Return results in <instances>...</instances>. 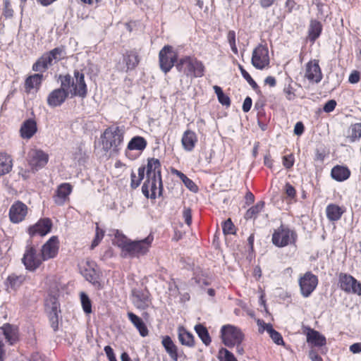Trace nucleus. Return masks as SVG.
Returning <instances> with one entry per match:
<instances>
[{"label": "nucleus", "mask_w": 361, "mask_h": 361, "mask_svg": "<svg viewBox=\"0 0 361 361\" xmlns=\"http://www.w3.org/2000/svg\"><path fill=\"white\" fill-rule=\"evenodd\" d=\"M61 87L66 89L71 97H79L85 98L87 95V85L85 80V75L78 70L73 71V76L70 74L60 75L59 77Z\"/></svg>", "instance_id": "nucleus-4"}, {"label": "nucleus", "mask_w": 361, "mask_h": 361, "mask_svg": "<svg viewBox=\"0 0 361 361\" xmlns=\"http://www.w3.org/2000/svg\"><path fill=\"white\" fill-rule=\"evenodd\" d=\"M137 172L138 176H136L134 171H132L130 173V188L132 189H136L140 185L142 180L145 178L144 167H139Z\"/></svg>", "instance_id": "nucleus-39"}, {"label": "nucleus", "mask_w": 361, "mask_h": 361, "mask_svg": "<svg viewBox=\"0 0 361 361\" xmlns=\"http://www.w3.org/2000/svg\"><path fill=\"white\" fill-rule=\"evenodd\" d=\"M66 49L64 46L56 47L43 54L32 65V70L35 72L46 71L53 65V61L58 62L65 59Z\"/></svg>", "instance_id": "nucleus-6"}, {"label": "nucleus", "mask_w": 361, "mask_h": 361, "mask_svg": "<svg viewBox=\"0 0 361 361\" xmlns=\"http://www.w3.org/2000/svg\"><path fill=\"white\" fill-rule=\"evenodd\" d=\"M305 130V126L301 121L296 123L294 127V133L297 135H301Z\"/></svg>", "instance_id": "nucleus-63"}, {"label": "nucleus", "mask_w": 361, "mask_h": 361, "mask_svg": "<svg viewBox=\"0 0 361 361\" xmlns=\"http://www.w3.org/2000/svg\"><path fill=\"white\" fill-rule=\"evenodd\" d=\"M269 336L274 341V342L276 343L277 345H281L283 343V340L281 335L276 330L272 331Z\"/></svg>", "instance_id": "nucleus-56"}, {"label": "nucleus", "mask_w": 361, "mask_h": 361, "mask_svg": "<svg viewBox=\"0 0 361 361\" xmlns=\"http://www.w3.org/2000/svg\"><path fill=\"white\" fill-rule=\"evenodd\" d=\"M145 168L146 178L142 186V192L147 198L154 200L157 196H161L164 191L161 178V164L160 161L154 157L148 158Z\"/></svg>", "instance_id": "nucleus-2"}, {"label": "nucleus", "mask_w": 361, "mask_h": 361, "mask_svg": "<svg viewBox=\"0 0 361 361\" xmlns=\"http://www.w3.org/2000/svg\"><path fill=\"white\" fill-rule=\"evenodd\" d=\"M85 276L86 279L96 286L97 284H99L98 281V276L94 269L92 270H86L85 273Z\"/></svg>", "instance_id": "nucleus-50"}, {"label": "nucleus", "mask_w": 361, "mask_h": 361, "mask_svg": "<svg viewBox=\"0 0 361 361\" xmlns=\"http://www.w3.org/2000/svg\"><path fill=\"white\" fill-rule=\"evenodd\" d=\"M214 90L219 103L224 106H229L231 105V99L228 95L223 92L222 89L219 86L214 85Z\"/></svg>", "instance_id": "nucleus-42"}, {"label": "nucleus", "mask_w": 361, "mask_h": 361, "mask_svg": "<svg viewBox=\"0 0 361 361\" xmlns=\"http://www.w3.org/2000/svg\"><path fill=\"white\" fill-rule=\"evenodd\" d=\"M265 205L264 201L258 202L255 206L250 207L245 214L246 219H255L262 211Z\"/></svg>", "instance_id": "nucleus-41"}, {"label": "nucleus", "mask_w": 361, "mask_h": 361, "mask_svg": "<svg viewBox=\"0 0 361 361\" xmlns=\"http://www.w3.org/2000/svg\"><path fill=\"white\" fill-rule=\"evenodd\" d=\"M264 164L269 169H272L274 166V159H272L269 153L267 154L264 157Z\"/></svg>", "instance_id": "nucleus-62"}, {"label": "nucleus", "mask_w": 361, "mask_h": 361, "mask_svg": "<svg viewBox=\"0 0 361 361\" xmlns=\"http://www.w3.org/2000/svg\"><path fill=\"white\" fill-rule=\"evenodd\" d=\"M154 236L150 233L147 237L133 240L116 231L113 244L121 250V256L123 258H140L146 255L152 246Z\"/></svg>", "instance_id": "nucleus-1"}, {"label": "nucleus", "mask_w": 361, "mask_h": 361, "mask_svg": "<svg viewBox=\"0 0 361 361\" xmlns=\"http://www.w3.org/2000/svg\"><path fill=\"white\" fill-rule=\"evenodd\" d=\"M49 322L51 326L54 331L59 329V314H58V303L54 300L52 304L51 310L49 312Z\"/></svg>", "instance_id": "nucleus-38"}, {"label": "nucleus", "mask_w": 361, "mask_h": 361, "mask_svg": "<svg viewBox=\"0 0 361 361\" xmlns=\"http://www.w3.org/2000/svg\"><path fill=\"white\" fill-rule=\"evenodd\" d=\"M0 330L10 345H13L18 341L19 334L17 326L10 324H5L0 328Z\"/></svg>", "instance_id": "nucleus-25"}, {"label": "nucleus", "mask_w": 361, "mask_h": 361, "mask_svg": "<svg viewBox=\"0 0 361 361\" xmlns=\"http://www.w3.org/2000/svg\"><path fill=\"white\" fill-rule=\"evenodd\" d=\"M350 170L346 166L336 165L331 171V178L338 182L346 180L350 178Z\"/></svg>", "instance_id": "nucleus-27"}, {"label": "nucleus", "mask_w": 361, "mask_h": 361, "mask_svg": "<svg viewBox=\"0 0 361 361\" xmlns=\"http://www.w3.org/2000/svg\"><path fill=\"white\" fill-rule=\"evenodd\" d=\"M68 92L63 87L53 90L47 96V103L49 106L55 108L61 106L68 97Z\"/></svg>", "instance_id": "nucleus-17"}, {"label": "nucleus", "mask_w": 361, "mask_h": 361, "mask_svg": "<svg viewBox=\"0 0 361 361\" xmlns=\"http://www.w3.org/2000/svg\"><path fill=\"white\" fill-rule=\"evenodd\" d=\"M307 341L309 343L317 347H322L326 345V338L319 331L310 329L307 334Z\"/></svg>", "instance_id": "nucleus-31"}, {"label": "nucleus", "mask_w": 361, "mask_h": 361, "mask_svg": "<svg viewBox=\"0 0 361 361\" xmlns=\"http://www.w3.org/2000/svg\"><path fill=\"white\" fill-rule=\"evenodd\" d=\"M131 300L140 310H145L151 305L150 293L147 288H134L131 291Z\"/></svg>", "instance_id": "nucleus-11"}, {"label": "nucleus", "mask_w": 361, "mask_h": 361, "mask_svg": "<svg viewBox=\"0 0 361 361\" xmlns=\"http://www.w3.org/2000/svg\"><path fill=\"white\" fill-rule=\"evenodd\" d=\"M2 15L5 18H12L14 16V11L10 0H4Z\"/></svg>", "instance_id": "nucleus-46"}, {"label": "nucleus", "mask_w": 361, "mask_h": 361, "mask_svg": "<svg viewBox=\"0 0 361 361\" xmlns=\"http://www.w3.org/2000/svg\"><path fill=\"white\" fill-rule=\"evenodd\" d=\"M22 260L25 268L30 271L37 269L44 261L42 255L37 256L35 250L32 247L27 249Z\"/></svg>", "instance_id": "nucleus-18"}, {"label": "nucleus", "mask_w": 361, "mask_h": 361, "mask_svg": "<svg viewBox=\"0 0 361 361\" xmlns=\"http://www.w3.org/2000/svg\"><path fill=\"white\" fill-rule=\"evenodd\" d=\"M318 284V278L310 271L306 272L299 279V286L303 297H309Z\"/></svg>", "instance_id": "nucleus-14"}, {"label": "nucleus", "mask_w": 361, "mask_h": 361, "mask_svg": "<svg viewBox=\"0 0 361 361\" xmlns=\"http://www.w3.org/2000/svg\"><path fill=\"white\" fill-rule=\"evenodd\" d=\"M104 235V231H103L100 227H96V233L95 237L92 243L91 248L94 249L96 246H97L99 242L102 240Z\"/></svg>", "instance_id": "nucleus-51"}, {"label": "nucleus", "mask_w": 361, "mask_h": 361, "mask_svg": "<svg viewBox=\"0 0 361 361\" xmlns=\"http://www.w3.org/2000/svg\"><path fill=\"white\" fill-rule=\"evenodd\" d=\"M171 173L173 175L177 176L183 181V183H184L185 187L187 188H188L190 191L194 192H197V190H198L197 185L195 183V182L189 178L183 173H182L181 171H180L177 169H171Z\"/></svg>", "instance_id": "nucleus-35"}, {"label": "nucleus", "mask_w": 361, "mask_h": 361, "mask_svg": "<svg viewBox=\"0 0 361 361\" xmlns=\"http://www.w3.org/2000/svg\"><path fill=\"white\" fill-rule=\"evenodd\" d=\"M345 208L336 204H329L326 206V214L327 218L332 221L339 220L345 213Z\"/></svg>", "instance_id": "nucleus-29"}, {"label": "nucleus", "mask_w": 361, "mask_h": 361, "mask_svg": "<svg viewBox=\"0 0 361 361\" xmlns=\"http://www.w3.org/2000/svg\"><path fill=\"white\" fill-rule=\"evenodd\" d=\"M43 80L44 76L41 73H35L27 76L24 82L25 92L29 94L34 89H35L36 91L39 90Z\"/></svg>", "instance_id": "nucleus-23"}, {"label": "nucleus", "mask_w": 361, "mask_h": 361, "mask_svg": "<svg viewBox=\"0 0 361 361\" xmlns=\"http://www.w3.org/2000/svg\"><path fill=\"white\" fill-rule=\"evenodd\" d=\"M309 357L312 361H323L322 358L314 350H311L309 353Z\"/></svg>", "instance_id": "nucleus-64"}, {"label": "nucleus", "mask_w": 361, "mask_h": 361, "mask_svg": "<svg viewBox=\"0 0 361 361\" xmlns=\"http://www.w3.org/2000/svg\"><path fill=\"white\" fill-rule=\"evenodd\" d=\"M147 142L145 137L139 135L135 136L132 137L131 140L128 143L125 152L126 156L127 157H129V151L137 150L140 152H142L147 147Z\"/></svg>", "instance_id": "nucleus-26"}, {"label": "nucleus", "mask_w": 361, "mask_h": 361, "mask_svg": "<svg viewBox=\"0 0 361 361\" xmlns=\"http://www.w3.org/2000/svg\"><path fill=\"white\" fill-rule=\"evenodd\" d=\"M37 131V122L32 118H28L22 123L20 128V135L23 139L30 140Z\"/></svg>", "instance_id": "nucleus-24"}, {"label": "nucleus", "mask_w": 361, "mask_h": 361, "mask_svg": "<svg viewBox=\"0 0 361 361\" xmlns=\"http://www.w3.org/2000/svg\"><path fill=\"white\" fill-rule=\"evenodd\" d=\"M192 280L200 286H209L211 283L209 279L203 274H195Z\"/></svg>", "instance_id": "nucleus-48"}, {"label": "nucleus", "mask_w": 361, "mask_h": 361, "mask_svg": "<svg viewBox=\"0 0 361 361\" xmlns=\"http://www.w3.org/2000/svg\"><path fill=\"white\" fill-rule=\"evenodd\" d=\"M123 61L126 65V72L135 70L140 62L138 51L135 49L126 51L123 54Z\"/></svg>", "instance_id": "nucleus-21"}, {"label": "nucleus", "mask_w": 361, "mask_h": 361, "mask_svg": "<svg viewBox=\"0 0 361 361\" xmlns=\"http://www.w3.org/2000/svg\"><path fill=\"white\" fill-rule=\"evenodd\" d=\"M304 78L313 84H318L322 81L323 73L319 60L312 59L305 64Z\"/></svg>", "instance_id": "nucleus-12"}, {"label": "nucleus", "mask_w": 361, "mask_h": 361, "mask_svg": "<svg viewBox=\"0 0 361 361\" xmlns=\"http://www.w3.org/2000/svg\"><path fill=\"white\" fill-rule=\"evenodd\" d=\"M360 73L357 71H353L349 75L348 81L352 84H355L360 81Z\"/></svg>", "instance_id": "nucleus-59"}, {"label": "nucleus", "mask_w": 361, "mask_h": 361, "mask_svg": "<svg viewBox=\"0 0 361 361\" xmlns=\"http://www.w3.org/2000/svg\"><path fill=\"white\" fill-rule=\"evenodd\" d=\"M323 30L322 24L316 19H311L308 27V39L311 43H314L319 37Z\"/></svg>", "instance_id": "nucleus-28"}, {"label": "nucleus", "mask_w": 361, "mask_h": 361, "mask_svg": "<svg viewBox=\"0 0 361 361\" xmlns=\"http://www.w3.org/2000/svg\"><path fill=\"white\" fill-rule=\"evenodd\" d=\"M221 336L224 344L228 348L241 344L244 335L240 329L230 324L224 325L221 329Z\"/></svg>", "instance_id": "nucleus-9"}, {"label": "nucleus", "mask_w": 361, "mask_h": 361, "mask_svg": "<svg viewBox=\"0 0 361 361\" xmlns=\"http://www.w3.org/2000/svg\"><path fill=\"white\" fill-rule=\"evenodd\" d=\"M284 189L285 192L288 197L293 199L296 197V190L290 183H286Z\"/></svg>", "instance_id": "nucleus-54"}, {"label": "nucleus", "mask_w": 361, "mask_h": 361, "mask_svg": "<svg viewBox=\"0 0 361 361\" xmlns=\"http://www.w3.org/2000/svg\"><path fill=\"white\" fill-rule=\"evenodd\" d=\"M80 296L83 311L87 314H90L92 312V302L90 299L84 292L80 293Z\"/></svg>", "instance_id": "nucleus-45"}, {"label": "nucleus", "mask_w": 361, "mask_h": 361, "mask_svg": "<svg viewBox=\"0 0 361 361\" xmlns=\"http://www.w3.org/2000/svg\"><path fill=\"white\" fill-rule=\"evenodd\" d=\"M27 214V207L22 202L13 203L9 209V217L12 223L18 224L25 219Z\"/></svg>", "instance_id": "nucleus-19"}, {"label": "nucleus", "mask_w": 361, "mask_h": 361, "mask_svg": "<svg viewBox=\"0 0 361 361\" xmlns=\"http://www.w3.org/2000/svg\"><path fill=\"white\" fill-rule=\"evenodd\" d=\"M195 330L203 343L206 345H209L212 339L207 328L202 324H199L195 326Z\"/></svg>", "instance_id": "nucleus-37"}, {"label": "nucleus", "mask_w": 361, "mask_h": 361, "mask_svg": "<svg viewBox=\"0 0 361 361\" xmlns=\"http://www.w3.org/2000/svg\"><path fill=\"white\" fill-rule=\"evenodd\" d=\"M252 65L258 70H263L269 66L270 59L267 43L259 44L252 51Z\"/></svg>", "instance_id": "nucleus-8"}, {"label": "nucleus", "mask_w": 361, "mask_h": 361, "mask_svg": "<svg viewBox=\"0 0 361 361\" xmlns=\"http://www.w3.org/2000/svg\"><path fill=\"white\" fill-rule=\"evenodd\" d=\"M198 142V137L195 131L187 129L183 133L181 144L183 148L187 152H192Z\"/></svg>", "instance_id": "nucleus-22"}, {"label": "nucleus", "mask_w": 361, "mask_h": 361, "mask_svg": "<svg viewBox=\"0 0 361 361\" xmlns=\"http://www.w3.org/2000/svg\"><path fill=\"white\" fill-rule=\"evenodd\" d=\"M223 234L227 240V237L229 235H235L236 233V227H222Z\"/></svg>", "instance_id": "nucleus-61"}, {"label": "nucleus", "mask_w": 361, "mask_h": 361, "mask_svg": "<svg viewBox=\"0 0 361 361\" xmlns=\"http://www.w3.org/2000/svg\"><path fill=\"white\" fill-rule=\"evenodd\" d=\"M25 281V276L23 274L17 275L11 274L8 276L6 281V286L8 288L13 290L18 289Z\"/></svg>", "instance_id": "nucleus-34"}, {"label": "nucleus", "mask_w": 361, "mask_h": 361, "mask_svg": "<svg viewBox=\"0 0 361 361\" xmlns=\"http://www.w3.org/2000/svg\"><path fill=\"white\" fill-rule=\"evenodd\" d=\"M338 283L340 288L345 292L361 295V283L350 274L341 273Z\"/></svg>", "instance_id": "nucleus-13"}, {"label": "nucleus", "mask_w": 361, "mask_h": 361, "mask_svg": "<svg viewBox=\"0 0 361 361\" xmlns=\"http://www.w3.org/2000/svg\"><path fill=\"white\" fill-rule=\"evenodd\" d=\"M104 350L109 361H117L113 348L111 346L106 345Z\"/></svg>", "instance_id": "nucleus-58"}, {"label": "nucleus", "mask_w": 361, "mask_h": 361, "mask_svg": "<svg viewBox=\"0 0 361 361\" xmlns=\"http://www.w3.org/2000/svg\"><path fill=\"white\" fill-rule=\"evenodd\" d=\"M336 106V102L334 99L329 100L324 106L323 110L326 113L333 111Z\"/></svg>", "instance_id": "nucleus-57"}, {"label": "nucleus", "mask_w": 361, "mask_h": 361, "mask_svg": "<svg viewBox=\"0 0 361 361\" xmlns=\"http://www.w3.org/2000/svg\"><path fill=\"white\" fill-rule=\"evenodd\" d=\"M178 339L182 345L188 347H193L195 345L193 335L185 329H181L179 331Z\"/></svg>", "instance_id": "nucleus-36"}, {"label": "nucleus", "mask_w": 361, "mask_h": 361, "mask_svg": "<svg viewBox=\"0 0 361 361\" xmlns=\"http://www.w3.org/2000/svg\"><path fill=\"white\" fill-rule=\"evenodd\" d=\"M177 51L169 44L164 46L159 52V68L165 74L168 73L178 61Z\"/></svg>", "instance_id": "nucleus-7"}, {"label": "nucleus", "mask_w": 361, "mask_h": 361, "mask_svg": "<svg viewBox=\"0 0 361 361\" xmlns=\"http://www.w3.org/2000/svg\"><path fill=\"white\" fill-rule=\"evenodd\" d=\"M226 39H227L228 43L229 44V46L231 47L232 52L234 54L238 55V49L237 43H236L235 32L234 30H229L226 35Z\"/></svg>", "instance_id": "nucleus-44"}, {"label": "nucleus", "mask_w": 361, "mask_h": 361, "mask_svg": "<svg viewBox=\"0 0 361 361\" xmlns=\"http://www.w3.org/2000/svg\"><path fill=\"white\" fill-rule=\"evenodd\" d=\"M51 227H29L28 233L32 238L37 235L43 237L51 231Z\"/></svg>", "instance_id": "nucleus-43"}, {"label": "nucleus", "mask_w": 361, "mask_h": 361, "mask_svg": "<svg viewBox=\"0 0 361 361\" xmlns=\"http://www.w3.org/2000/svg\"><path fill=\"white\" fill-rule=\"evenodd\" d=\"M315 4L317 6V18H325L326 17L324 13V7L325 6V4H323L321 0H315Z\"/></svg>", "instance_id": "nucleus-55"}, {"label": "nucleus", "mask_w": 361, "mask_h": 361, "mask_svg": "<svg viewBox=\"0 0 361 361\" xmlns=\"http://www.w3.org/2000/svg\"><path fill=\"white\" fill-rule=\"evenodd\" d=\"M59 242L56 236H52L42 247L41 255L44 261L56 257L59 252Z\"/></svg>", "instance_id": "nucleus-20"}, {"label": "nucleus", "mask_w": 361, "mask_h": 361, "mask_svg": "<svg viewBox=\"0 0 361 361\" xmlns=\"http://www.w3.org/2000/svg\"><path fill=\"white\" fill-rule=\"evenodd\" d=\"M348 138L351 142H354L361 138V123H356L350 126Z\"/></svg>", "instance_id": "nucleus-40"}, {"label": "nucleus", "mask_w": 361, "mask_h": 361, "mask_svg": "<svg viewBox=\"0 0 361 361\" xmlns=\"http://www.w3.org/2000/svg\"><path fill=\"white\" fill-rule=\"evenodd\" d=\"M73 185L69 183L59 185L53 195V201L57 206H63L70 202V195L73 192Z\"/></svg>", "instance_id": "nucleus-15"}, {"label": "nucleus", "mask_w": 361, "mask_h": 361, "mask_svg": "<svg viewBox=\"0 0 361 361\" xmlns=\"http://www.w3.org/2000/svg\"><path fill=\"white\" fill-rule=\"evenodd\" d=\"M295 91V90L293 87L291 82L286 85L283 88V92L286 95V97L289 101L293 100L295 98L296 95Z\"/></svg>", "instance_id": "nucleus-52"}, {"label": "nucleus", "mask_w": 361, "mask_h": 361, "mask_svg": "<svg viewBox=\"0 0 361 361\" xmlns=\"http://www.w3.org/2000/svg\"><path fill=\"white\" fill-rule=\"evenodd\" d=\"M184 222L190 226L192 224V210L189 207H184L182 212Z\"/></svg>", "instance_id": "nucleus-53"}, {"label": "nucleus", "mask_w": 361, "mask_h": 361, "mask_svg": "<svg viewBox=\"0 0 361 361\" xmlns=\"http://www.w3.org/2000/svg\"><path fill=\"white\" fill-rule=\"evenodd\" d=\"M128 317L129 320L138 330L140 336H142V337H145L148 335L149 331L147 328V326L145 325V324L140 317H139L133 312H128Z\"/></svg>", "instance_id": "nucleus-33"}, {"label": "nucleus", "mask_w": 361, "mask_h": 361, "mask_svg": "<svg viewBox=\"0 0 361 361\" xmlns=\"http://www.w3.org/2000/svg\"><path fill=\"white\" fill-rule=\"evenodd\" d=\"M252 104V99L250 97H247L245 99L243 104V107H242L243 111L245 113L248 112L251 109Z\"/></svg>", "instance_id": "nucleus-60"}, {"label": "nucleus", "mask_w": 361, "mask_h": 361, "mask_svg": "<svg viewBox=\"0 0 361 361\" xmlns=\"http://www.w3.org/2000/svg\"><path fill=\"white\" fill-rule=\"evenodd\" d=\"M49 161V155L41 149H32L28 154V163L32 170L43 168Z\"/></svg>", "instance_id": "nucleus-16"}, {"label": "nucleus", "mask_w": 361, "mask_h": 361, "mask_svg": "<svg viewBox=\"0 0 361 361\" xmlns=\"http://www.w3.org/2000/svg\"><path fill=\"white\" fill-rule=\"evenodd\" d=\"M295 163V157L294 155L290 153L287 155H284L282 157V164L285 169L287 170H290L292 169Z\"/></svg>", "instance_id": "nucleus-49"}, {"label": "nucleus", "mask_w": 361, "mask_h": 361, "mask_svg": "<svg viewBox=\"0 0 361 361\" xmlns=\"http://www.w3.org/2000/svg\"><path fill=\"white\" fill-rule=\"evenodd\" d=\"M13 168V159L6 152H0V176L8 173Z\"/></svg>", "instance_id": "nucleus-32"}, {"label": "nucleus", "mask_w": 361, "mask_h": 361, "mask_svg": "<svg viewBox=\"0 0 361 361\" xmlns=\"http://www.w3.org/2000/svg\"><path fill=\"white\" fill-rule=\"evenodd\" d=\"M161 343L166 351L173 361H178L179 352L178 347L175 345L172 339L166 336L163 338Z\"/></svg>", "instance_id": "nucleus-30"}, {"label": "nucleus", "mask_w": 361, "mask_h": 361, "mask_svg": "<svg viewBox=\"0 0 361 361\" xmlns=\"http://www.w3.org/2000/svg\"><path fill=\"white\" fill-rule=\"evenodd\" d=\"M125 129L123 126H111L106 128L100 135L102 150L111 154H118L123 143Z\"/></svg>", "instance_id": "nucleus-3"}, {"label": "nucleus", "mask_w": 361, "mask_h": 361, "mask_svg": "<svg viewBox=\"0 0 361 361\" xmlns=\"http://www.w3.org/2000/svg\"><path fill=\"white\" fill-rule=\"evenodd\" d=\"M295 238V233L288 227H280L274 233L272 242L277 247H284L294 243Z\"/></svg>", "instance_id": "nucleus-10"}, {"label": "nucleus", "mask_w": 361, "mask_h": 361, "mask_svg": "<svg viewBox=\"0 0 361 361\" xmlns=\"http://www.w3.org/2000/svg\"><path fill=\"white\" fill-rule=\"evenodd\" d=\"M220 361H238L233 354L226 348H221L219 352Z\"/></svg>", "instance_id": "nucleus-47"}, {"label": "nucleus", "mask_w": 361, "mask_h": 361, "mask_svg": "<svg viewBox=\"0 0 361 361\" xmlns=\"http://www.w3.org/2000/svg\"><path fill=\"white\" fill-rule=\"evenodd\" d=\"M176 68L178 73L190 78H202L206 71L204 63L191 55H185L180 58L176 64Z\"/></svg>", "instance_id": "nucleus-5"}]
</instances>
